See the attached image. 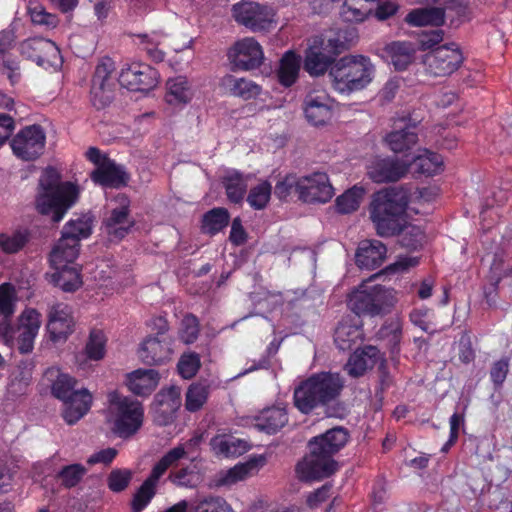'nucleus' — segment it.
Masks as SVG:
<instances>
[{
	"mask_svg": "<svg viewBox=\"0 0 512 512\" xmlns=\"http://www.w3.org/2000/svg\"><path fill=\"white\" fill-rule=\"evenodd\" d=\"M181 404L179 388L170 386L161 389L154 397L152 409L154 422L159 426L171 424Z\"/></svg>",
	"mask_w": 512,
	"mask_h": 512,
	"instance_id": "obj_19",
	"label": "nucleus"
},
{
	"mask_svg": "<svg viewBox=\"0 0 512 512\" xmlns=\"http://www.w3.org/2000/svg\"><path fill=\"white\" fill-rule=\"evenodd\" d=\"M247 190V182L242 174L235 170H226V196L232 202L243 200Z\"/></svg>",
	"mask_w": 512,
	"mask_h": 512,
	"instance_id": "obj_47",
	"label": "nucleus"
},
{
	"mask_svg": "<svg viewBox=\"0 0 512 512\" xmlns=\"http://www.w3.org/2000/svg\"><path fill=\"white\" fill-rule=\"evenodd\" d=\"M413 164L418 174L433 176L442 171L443 158L437 153L426 151L424 154L416 157Z\"/></svg>",
	"mask_w": 512,
	"mask_h": 512,
	"instance_id": "obj_46",
	"label": "nucleus"
},
{
	"mask_svg": "<svg viewBox=\"0 0 512 512\" xmlns=\"http://www.w3.org/2000/svg\"><path fill=\"white\" fill-rule=\"evenodd\" d=\"M107 421L111 431L121 439H129L143 426V404L118 391H111L107 396Z\"/></svg>",
	"mask_w": 512,
	"mask_h": 512,
	"instance_id": "obj_5",
	"label": "nucleus"
},
{
	"mask_svg": "<svg viewBox=\"0 0 512 512\" xmlns=\"http://www.w3.org/2000/svg\"><path fill=\"white\" fill-rule=\"evenodd\" d=\"M380 350L372 345L357 349L348 359L344 370L352 377L362 376L368 369L373 368L382 360Z\"/></svg>",
	"mask_w": 512,
	"mask_h": 512,
	"instance_id": "obj_27",
	"label": "nucleus"
},
{
	"mask_svg": "<svg viewBox=\"0 0 512 512\" xmlns=\"http://www.w3.org/2000/svg\"><path fill=\"white\" fill-rule=\"evenodd\" d=\"M200 367V356L196 352L183 353L177 363V371L183 379H192Z\"/></svg>",
	"mask_w": 512,
	"mask_h": 512,
	"instance_id": "obj_55",
	"label": "nucleus"
},
{
	"mask_svg": "<svg viewBox=\"0 0 512 512\" xmlns=\"http://www.w3.org/2000/svg\"><path fill=\"white\" fill-rule=\"evenodd\" d=\"M88 161L95 165L90 173V179L96 185L104 188L119 189L126 187L130 181V174L125 166L117 164L107 154L97 147H90L85 153Z\"/></svg>",
	"mask_w": 512,
	"mask_h": 512,
	"instance_id": "obj_8",
	"label": "nucleus"
},
{
	"mask_svg": "<svg viewBox=\"0 0 512 512\" xmlns=\"http://www.w3.org/2000/svg\"><path fill=\"white\" fill-rule=\"evenodd\" d=\"M16 291L11 283L0 285V314L11 318L15 311Z\"/></svg>",
	"mask_w": 512,
	"mask_h": 512,
	"instance_id": "obj_60",
	"label": "nucleus"
},
{
	"mask_svg": "<svg viewBox=\"0 0 512 512\" xmlns=\"http://www.w3.org/2000/svg\"><path fill=\"white\" fill-rule=\"evenodd\" d=\"M47 331L53 342L66 341L74 331V319L64 304L53 305L48 313Z\"/></svg>",
	"mask_w": 512,
	"mask_h": 512,
	"instance_id": "obj_23",
	"label": "nucleus"
},
{
	"mask_svg": "<svg viewBox=\"0 0 512 512\" xmlns=\"http://www.w3.org/2000/svg\"><path fill=\"white\" fill-rule=\"evenodd\" d=\"M391 64L396 70H405L413 61L417 47L409 41H395L385 48Z\"/></svg>",
	"mask_w": 512,
	"mask_h": 512,
	"instance_id": "obj_33",
	"label": "nucleus"
},
{
	"mask_svg": "<svg viewBox=\"0 0 512 512\" xmlns=\"http://www.w3.org/2000/svg\"><path fill=\"white\" fill-rule=\"evenodd\" d=\"M265 464L266 457L264 455H254L246 462L236 464L226 471V486L256 475Z\"/></svg>",
	"mask_w": 512,
	"mask_h": 512,
	"instance_id": "obj_34",
	"label": "nucleus"
},
{
	"mask_svg": "<svg viewBox=\"0 0 512 512\" xmlns=\"http://www.w3.org/2000/svg\"><path fill=\"white\" fill-rule=\"evenodd\" d=\"M63 188L64 190L38 191L35 198L38 213L50 217L54 223L64 218L79 197L76 184H67Z\"/></svg>",
	"mask_w": 512,
	"mask_h": 512,
	"instance_id": "obj_9",
	"label": "nucleus"
},
{
	"mask_svg": "<svg viewBox=\"0 0 512 512\" xmlns=\"http://www.w3.org/2000/svg\"><path fill=\"white\" fill-rule=\"evenodd\" d=\"M229 58L235 68L249 71L259 68L264 61L261 45L252 37L237 41L229 51Z\"/></svg>",
	"mask_w": 512,
	"mask_h": 512,
	"instance_id": "obj_18",
	"label": "nucleus"
},
{
	"mask_svg": "<svg viewBox=\"0 0 512 512\" xmlns=\"http://www.w3.org/2000/svg\"><path fill=\"white\" fill-rule=\"evenodd\" d=\"M298 183H300V178L295 174L286 175L282 180L276 183L275 195L283 200L286 199L293 190L298 193Z\"/></svg>",
	"mask_w": 512,
	"mask_h": 512,
	"instance_id": "obj_61",
	"label": "nucleus"
},
{
	"mask_svg": "<svg viewBox=\"0 0 512 512\" xmlns=\"http://www.w3.org/2000/svg\"><path fill=\"white\" fill-rule=\"evenodd\" d=\"M355 37L356 33L353 28L338 29L331 31L324 39H321V42L323 49L336 57L351 48Z\"/></svg>",
	"mask_w": 512,
	"mask_h": 512,
	"instance_id": "obj_36",
	"label": "nucleus"
},
{
	"mask_svg": "<svg viewBox=\"0 0 512 512\" xmlns=\"http://www.w3.org/2000/svg\"><path fill=\"white\" fill-rule=\"evenodd\" d=\"M19 51L24 58L35 62L44 69H56L63 62L58 46L43 37H33L22 41Z\"/></svg>",
	"mask_w": 512,
	"mask_h": 512,
	"instance_id": "obj_13",
	"label": "nucleus"
},
{
	"mask_svg": "<svg viewBox=\"0 0 512 512\" xmlns=\"http://www.w3.org/2000/svg\"><path fill=\"white\" fill-rule=\"evenodd\" d=\"M384 142L394 153L410 150L418 142L417 125L406 118L395 121L392 130L386 134Z\"/></svg>",
	"mask_w": 512,
	"mask_h": 512,
	"instance_id": "obj_21",
	"label": "nucleus"
},
{
	"mask_svg": "<svg viewBox=\"0 0 512 512\" xmlns=\"http://www.w3.org/2000/svg\"><path fill=\"white\" fill-rule=\"evenodd\" d=\"M115 63L109 58H103L97 64L91 80L90 97L92 105L101 110L109 106L115 92Z\"/></svg>",
	"mask_w": 512,
	"mask_h": 512,
	"instance_id": "obj_12",
	"label": "nucleus"
},
{
	"mask_svg": "<svg viewBox=\"0 0 512 512\" xmlns=\"http://www.w3.org/2000/svg\"><path fill=\"white\" fill-rule=\"evenodd\" d=\"M160 374L154 369H137L127 375V387L131 393L147 397L157 388Z\"/></svg>",
	"mask_w": 512,
	"mask_h": 512,
	"instance_id": "obj_29",
	"label": "nucleus"
},
{
	"mask_svg": "<svg viewBox=\"0 0 512 512\" xmlns=\"http://www.w3.org/2000/svg\"><path fill=\"white\" fill-rule=\"evenodd\" d=\"M463 61V54L456 43L440 45L423 56L425 72L435 77L453 74Z\"/></svg>",
	"mask_w": 512,
	"mask_h": 512,
	"instance_id": "obj_11",
	"label": "nucleus"
},
{
	"mask_svg": "<svg viewBox=\"0 0 512 512\" xmlns=\"http://www.w3.org/2000/svg\"><path fill=\"white\" fill-rule=\"evenodd\" d=\"M200 332V325L198 318L193 314H187L183 317L179 328V339L184 344L194 343Z\"/></svg>",
	"mask_w": 512,
	"mask_h": 512,
	"instance_id": "obj_57",
	"label": "nucleus"
},
{
	"mask_svg": "<svg viewBox=\"0 0 512 512\" xmlns=\"http://www.w3.org/2000/svg\"><path fill=\"white\" fill-rule=\"evenodd\" d=\"M46 135L40 125L34 124L21 129L11 140L14 155L24 161L39 158L45 148Z\"/></svg>",
	"mask_w": 512,
	"mask_h": 512,
	"instance_id": "obj_15",
	"label": "nucleus"
},
{
	"mask_svg": "<svg viewBox=\"0 0 512 512\" xmlns=\"http://www.w3.org/2000/svg\"><path fill=\"white\" fill-rule=\"evenodd\" d=\"M271 191V184L268 181H263L251 188L247 196V202L253 209H264L270 200Z\"/></svg>",
	"mask_w": 512,
	"mask_h": 512,
	"instance_id": "obj_56",
	"label": "nucleus"
},
{
	"mask_svg": "<svg viewBox=\"0 0 512 512\" xmlns=\"http://www.w3.org/2000/svg\"><path fill=\"white\" fill-rule=\"evenodd\" d=\"M307 121L314 126H323L332 118V100L325 93H309L304 100Z\"/></svg>",
	"mask_w": 512,
	"mask_h": 512,
	"instance_id": "obj_25",
	"label": "nucleus"
},
{
	"mask_svg": "<svg viewBox=\"0 0 512 512\" xmlns=\"http://www.w3.org/2000/svg\"><path fill=\"white\" fill-rule=\"evenodd\" d=\"M34 367L32 360H21L12 369L7 384L9 397L14 399L28 394L33 380Z\"/></svg>",
	"mask_w": 512,
	"mask_h": 512,
	"instance_id": "obj_26",
	"label": "nucleus"
},
{
	"mask_svg": "<svg viewBox=\"0 0 512 512\" xmlns=\"http://www.w3.org/2000/svg\"><path fill=\"white\" fill-rule=\"evenodd\" d=\"M344 381L338 373L321 372L302 381L294 390L295 407L303 414L335 401L341 394Z\"/></svg>",
	"mask_w": 512,
	"mask_h": 512,
	"instance_id": "obj_3",
	"label": "nucleus"
},
{
	"mask_svg": "<svg viewBox=\"0 0 512 512\" xmlns=\"http://www.w3.org/2000/svg\"><path fill=\"white\" fill-rule=\"evenodd\" d=\"M114 201L116 206L110 210L109 215L103 220V226L110 238L122 240L134 227L135 220L131 217V201L126 194H118Z\"/></svg>",
	"mask_w": 512,
	"mask_h": 512,
	"instance_id": "obj_16",
	"label": "nucleus"
},
{
	"mask_svg": "<svg viewBox=\"0 0 512 512\" xmlns=\"http://www.w3.org/2000/svg\"><path fill=\"white\" fill-rule=\"evenodd\" d=\"M375 67L364 55H346L330 68L333 88L341 94H351L366 88L373 80Z\"/></svg>",
	"mask_w": 512,
	"mask_h": 512,
	"instance_id": "obj_4",
	"label": "nucleus"
},
{
	"mask_svg": "<svg viewBox=\"0 0 512 512\" xmlns=\"http://www.w3.org/2000/svg\"><path fill=\"white\" fill-rule=\"evenodd\" d=\"M137 39L136 44L138 48L146 52L147 56L156 63L162 62L165 57V53L158 48L161 43V36L153 32L151 34H135Z\"/></svg>",
	"mask_w": 512,
	"mask_h": 512,
	"instance_id": "obj_44",
	"label": "nucleus"
},
{
	"mask_svg": "<svg viewBox=\"0 0 512 512\" xmlns=\"http://www.w3.org/2000/svg\"><path fill=\"white\" fill-rule=\"evenodd\" d=\"M299 70L300 57L293 51L285 52L277 70L279 83L285 87L292 86L298 78Z\"/></svg>",
	"mask_w": 512,
	"mask_h": 512,
	"instance_id": "obj_39",
	"label": "nucleus"
},
{
	"mask_svg": "<svg viewBox=\"0 0 512 512\" xmlns=\"http://www.w3.org/2000/svg\"><path fill=\"white\" fill-rule=\"evenodd\" d=\"M80 244L73 243L61 235L50 254V263L53 267L74 265L80 251Z\"/></svg>",
	"mask_w": 512,
	"mask_h": 512,
	"instance_id": "obj_37",
	"label": "nucleus"
},
{
	"mask_svg": "<svg viewBox=\"0 0 512 512\" xmlns=\"http://www.w3.org/2000/svg\"><path fill=\"white\" fill-rule=\"evenodd\" d=\"M409 170L405 161L387 156L375 158L367 168L369 178L375 183L396 182L403 178Z\"/></svg>",
	"mask_w": 512,
	"mask_h": 512,
	"instance_id": "obj_20",
	"label": "nucleus"
},
{
	"mask_svg": "<svg viewBox=\"0 0 512 512\" xmlns=\"http://www.w3.org/2000/svg\"><path fill=\"white\" fill-rule=\"evenodd\" d=\"M74 377L60 373L52 383V395L63 401L65 407L62 416L69 425L77 423L91 408L92 395L87 389H76Z\"/></svg>",
	"mask_w": 512,
	"mask_h": 512,
	"instance_id": "obj_7",
	"label": "nucleus"
},
{
	"mask_svg": "<svg viewBox=\"0 0 512 512\" xmlns=\"http://www.w3.org/2000/svg\"><path fill=\"white\" fill-rule=\"evenodd\" d=\"M184 456L185 449L182 446L172 448L165 453L158 462H156L146 480L157 485L158 481L166 471Z\"/></svg>",
	"mask_w": 512,
	"mask_h": 512,
	"instance_id": "obj_42",
	"label": "nucleus"
},
{
	"mask_svg": "<svg viewBox=\"0 0 512 512\" xmlns=\"http://www.w3.org/2000/svg\"><path fill=\"white\" fill-rule=\"evenodd\" d=\"M94 217L90 213L76 215L65 223L62 236L71 242L80 244L82 239L90 237L93 231Z\"/></svg>",
	"mask_w": 512,
	"mask_h": 512,
	"instance_id": "obj_32",
	"label": "nucleus"
},
{
	"mask_svg": "<svg viewBox=\"0 0 512 512\" xmlns=\"http://www.w3.org/2000/svg\"><path fill=\"white\" fill-rule=\"evenodd\" d=\"M378 274H375V278ZM372 277L363 281L348 297V306L355 314L376 316L386 313L396 302L395 291L382 285H369Z\"/></svg>",
	"mask_w": 512,
	"mask_h": 512,
	"instance_id": "obj_6",
	"label": "nucleus"
},
{
	"mask_svg": "<svg viewBox=\"0 0 512 512\" xmlns=\"http://www.w3.org/2000/svg\"><path fill=\"white\" fill-rule=\"evenodd\" d=\"M364 189L354 186L336 199V209L341 214H349L356 211L364 195Z\"/></svg>",
	"mask_w": 512,
	"mask_h": 512,
	"instance_id": "obj_48",
	"label": "nucleus"
},
{
	"mask_svg": "<svg viewBox=\"0 0 512 512\" xmlns=\"http://www.w3.org/2000/svg\"><path fill=\"white\" fill-rule=\"evenodd\" d=\"M360 332L357 327L341 323L337 326L334 333V342L342 350H350L356 344Z\"/></svg>",
	"mask_w": 512,
	"mask_h": 512,
	"instance_id": "obj_53",
	"label": "nucleus"
},
{
	"mask_svg": "<svg viewBox=\"0 0 512 512\" xmlns=\"http://www.w3.org/2000/svg\"><path fill=\"white\" fill-rule=\"evenodd\" d=\"M444 38V31L441 29L430 30L429 32H425L419 38V49L432 50L435 49L434 46L440 44Z\"/></svg>",
	"mask_w": 512,
	"mask_h": 512,
	"instance_id": "obj_64",
	"label": "nucleus"
},
{
	"mask_svg": "<svg viewBox=\"0 0 512 512\" xmlns=\"http://www.w3.org/2000/svg\"><path fill=\"white\" fill-rule=\"evenodd\" d=\"M288 422V414L285 408L269 407L260 412L255 418V427L267 434H275Z\"/></svg>",
	"mask_w": 512,
	"mask_h": 512,
	"instance_id": "obj_31",
	"label": "nucleus"
},
{
	"mask_svg": "<svg viewBox=\"0 0 512 512\" xmlns=\"http://www.w3.org/2000/svg\"><path fill=\"white\" fill-rule=\"evenodd\" d=\"M230 91L234 96L240 97L244 100L256 98L261 93V87L245 78H231Z\"/></svg>",
	"mask_w": 512,
	"mask_h": 512,
	"instance_id": "obj_54",
	"label": "nucleus"
},
{
	"mask_svg": "<svg viewBox=\"0 0 512 512\" xmlns=\"http://www.w3.org/2000/svg\"><path fill=\"white\" fill-rule=\"evenodd\" d=\"M41 326V314L33 308L25 309L19 317L17 348L27 354L34 348V340Z\"/></svg>",
	"mask_w": 512,
	"mask_h": 512,
	"instance_id": "obj_24",
	"label": "nucleus"
},
{
	"mask_svg": "<svg viewBox=\"0 0 512 512\" xmlns=\"http://www.w3.org/2000/svg\"><path fill=\"white\" fill-rule=\"evenodd\" d=\"M405 21L415 27L436 26L439 27L445 21V9L440 7L417 8L410 11Z\"/></svg>",
	"mask_w": 512,
	"mask_h": 512,
	"instance_id": "obj_35",
	"label": "nucleus"
},
{
	"mask_svg": "<svg viewBox=\"0 0 512 512\" xmlns=\"http://www.w3.org/2000/svg\"><path fill=\"white\" fill-rule=\"evenodd\" d=\"M156 492L157 485L145 479L133 495L131 501L132 512H142L150 504Z\"/></svg>",
	"mask_w": 512,
	"mask_h": 512,
	"instance_id": "obj_51",
	"label": "nucleus"
},
{
	"mask_svg": "<svg viewBox=\"0 0 512 512\" xmlns=\"http://www.w3.org/2000/svg\"><path fill=\"white\" fill-rule=\"evenodd\" d=\"M399 236V244L407 249L416 250L420 248L424 242V232L419 226L408 223L405 219V225L401 229Z\"/></svg>",
	"mask_w": 512,
	"mask_h": 512,
	"instance_id": "obj_49",
	"label": "nucleus"
},
{
	"mask_svg": "<svg viewBox=\"0 0 512 512\" xmlns=\"http://www.w3.org/2000/svg\"><path fill=\"white\" fill-rule=\"evenodd\" d=\"M235 21L252 32L269 31L274 27L275 10L265 4L253 1H241L232 7Z\"/></svg>",
	"mask_w": 512,
	"mask_h": 512,
	"instance_id": "obj_10",
	"label": "nucleus"
},
{
	"mask_svg": "<svg viewBox=\"0 0 512 512\" xmlns=\"http://www.w3.org/2000/svg\"><path fill=\"white\" fill-rule=\"evenodd\" d=\"M67 184H73L72 182L66 181L61 182V175L54 167H47L40 179L38 184V191H52V190H64Z\"/></svg>",
	"mask_w": 512,
	"mask_h": 512,
	"instance_id": "obj_58",
	"label": "nucleus"
},
{
	"mask_svg": "<svg viewBox=\"0 0 512 512\" xmlns=\"http://www.w3.org/2000/svg\"><path fill=\"white\" fill-rule=\"evenodd\" d=\"M169 480L177 486L193 487L195 486V473L190 467H182L171 472Z\"/></svg>",
	"mask_w": 512,
	"mask_h": 512,
	"instance_id": "obj_63",
	"label": "nucleus"
},
{
	"mask_svg": "<svg viewBox=\"0 0 512 512\" xmlns=\"http://www.w3.org/2000/svg\"><path fill=\"white\" fill-rule=\"evenodd\" d=\"M87 469L82 464H70L61 468L56 478L65 488H73L77 486L86 475Z\"/></svg>",
	"mask_w": 512,
	"mask_h": 512,
	"instance_id": "obj_52",
	"label": "nucleus"
},
{
	"mask_svg": "<svg viewBox=\"0 0 512 512\" xmlns=\"http://www.w3.org/2000/svg\"><path fill=\"white\" fill-rule=\"evenodd\" d=\"M119 84L134 92H149L159 83L158 71L143 62L126 63L121 68Z\"/></svg>",
	"mask_w": 512,
	"mask_h": 512,
	"instance_id": "obj_14",
	"label": "nucleus"
},
{
	"mask_svg": "<svg viewBox=\"0 0 512 512\" xmlns=\"http://www.w3.org/2000/svg\"><path fill=\"white\" fill-rule=\"evenodd\" d=\"M193 92L186 77L178 76L167 81L166 101L169 104H187Z\"/></svg>",
	"mask_w": 512,
	"mask_h": 512,
	"instance_id": "obj_40",
	"label": "nucleus"
},
{
	"mask_svg": "<svg viewBox=\"0 0 512 512\" xmlns=\"http://www.w3.org/2000/svg\"><path fill=\"white\" fill-rule=\"evenodd\" d=\"M334 195V189L324 172H314L300 177L298 183L299 199L306 203H326Z\"/></svg>",
	"mask_w": 512,
	"mask_h": 512,
	"instance_id": "obj_17",
	"label": "nucleus"
},
{
	"mask_svg": "<svg viewBox=\"0 0 512 512\" xmlns=\"http://www.w3.org/2000/svg\"><path fill=\"white\" fill-rule=\"evenodd\" d=\"M173 338L147 336L140 344L138 354L143 363L153 366L170 361L173 353Z\"/></svg>",
	"mask_w": 512,
	"mask_h": 512,
	"instance_id": "obj_22",
	"label": "nucleus"
},
{
	"mask_svg": "<svg viewBox=\"0 0 512 512\" xmlns=\"http://www.w3.org/2000/svg\"><path fill=\"white\" fill-rule=\"evenodd\" d=\"M224 229V207H217L206 212L201 220L203 234L214 236Z\"/></svg>",
	"mask_w": 512,
	"mask_h": 512,
	"instance_id": "obj_50",
	"label": "nucleus"
},
{
	"mask_svg": "<svg viewBox=\"0 0 512 512\" xmlns=\"http://www.w3.org/2000/svg\"><path fill=\"white\" fill-rule=\"evenodd\" d=\"M409 202L410 193L403 187H389L374 193L369 217L378 236L386 238L400 233Z\"/></svg>",
	"mask_w": 512,
	"mask_h": 512,
	"instance_id": "obj_2",
	"label": "nucleus"
},
{
	"mask_svg": "<svg viewBox=\"0 0 512 512\" xmlns=\"http://www.w3.org/2000/svg\"><path fill=\"white\" fill-rule=\"evenodd\" d=\"M209 395V385L204 382L192 383L185 395V408L189 412L199 411L206 403Z\"/></svg>",
	"mask_w": 512,
	"mask_h": 512,
	"instance_id": "obj_45",
	"label": "nucleus"
},
{
	"mask_svg": "<svg viewBox=\"0 0 512 512\" xmlns=\"http://www.w3.org/2000/svg\"><path fill=\"white\" fill-rule=\"evenodd\" d=\"M317 44V41L314 42ZM335 56L331 52L323 49V44L320 41L319 46L313 45L306 52L304 68L310 75H323L331 66L336 62Z\"/></svg>",
	"mask_w": 512,
	"mask_h": 512,
	"instance_id": "obj_30",
	"label": "nucleus"
},
{
	"mask_svg": "<svg viewBox=\"0 0 512 512\" xmlns=\"http://www.w3.org/2000/svg\"><path fill=\"white\" fill-rule=\"evenodd\" d=\"M31 240V232L26 228L14 230L12 233H0V249L5 254L20 252Z\"/></svg>",
	"mask_w": 512,
	"mask_h": 512,
	"instance_id": "obj_41",
	"label": "nucleus"
},
{
	"mask_svg": "<svg viewBox=\"0 0 512 512\" xmlns=\"http://www.w3.org/2000/svg\"><path fill=\"white\" fill-rule=\"evenodd\" d=\"M133 473L127 468L113 469L107 477V486L114 493L124 491L132 480Z\"/></svg>",
	"mask_w": 512,
	"mask_h": 512,
	"instance_id": "obj_59",
	"label": "nucleus"
},
{
	"mask_svg": "<svg viewBox=\"0 0 512 512\" xmlns=\"http://www.w3.org/2000/svg\"><path fill=\"white\" fill-rule=\"evenodd\" d=\"M387 248L379 240H364L360 243L355 258L356 264L363 269H376L386 258Z\"/></svg>",
	"mask_w": 512,
	"mask_h": 512,
	"instance_id": "obj_28",
	"label": "nucleus"
},
{
	"mask_svg": "<svg viewBox=\"0 0 512 512\" xmlns=\"http://www.w3.org/2000/svg\"><path fill=\"white\" fill-rule=\"evenodd\" d=\"M251 444L241 438L226 434V457H238L249 451Z\"/></svg>",
	"mask_w": 512,
	"mask_h": 512,
	"instance_id": "obj_62",
	"label": "nucleus"
},
{
	"mask_svg": "<svg viewBox=\"0 0 512 512\" xmlns=\"http://www.w3.org/2000/svg\"><path fill=\"white\" fill-rule=\"evenodd\" d=\"M107 337L100 329H91L83 354L90 361H100L106 355Z\"/></svg>",
	"mask_w": 512,
	"mask_h": 512,
	"instance_id": "obj_43",
	"label": "nucleus"
},
{
	"mask_svg": "<svg viewBox=\"0 0 512 512\" xmlns=\"http://www.w3.org/2000/svg\"><path fill=\"white\" fill-rule=\"evenodd\" d=\"M57 270L53 274V282L64 292H75L82 284L81 267L78 265H67L54 267Z\"/></svg>",
	"mask_w": 512,
	"mask_h": 512,
	"instance_id": "obj_38",
	"label": "nucleus"
},
{
	"mask_svg": "<svg viewBox=\"0 0 512 512\" xmlns=\"http://www.w3.org/2000/svg\"><path fill=\"white\" fill-rule=\"evenodd\" d=\"M348 431L343 427H334L312 438L307 454L296 465V474L304 482L318 481L333 475L338 468L333 456L347 443Z\"/></svg>",
	"mask_w": 512,
	"mask_h": 512,
	"instance_id": "obj_1",
	"label": "nucleus"
}]
</instances>
